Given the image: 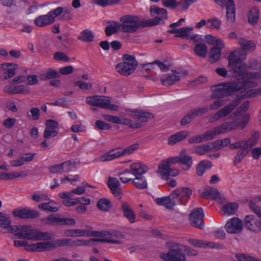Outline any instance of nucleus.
Listing matches in <instances>:
<instances>
[{"instance_id": "obj_1", "label": "nucleus", "mask_w": 261, "mask_h": 261, "mask_svg": "<svg viewBox=\"0 0 261 261\" xmlns=\"http://www.w3.org/2000/svg\"><path fill=\"white\" fill-rule=\"evenodd\" d=\"M242 52L243 51L239 48L231 51L228 57V66L233 73L238 75L236 82L233 83L240 87L241 94L237 95L233 101L218 110L211 116L209 118V122L211 123L218 121L230 114L241 102L242 99L261 95V88L252 89L257 85L253 79L257 77L258 73L247 72V64L242 63L246 59V54Z\"/></svg>"}, {"instance_id": "obj_2", "label": "nucleus", "mask_w": 261, "mask_h": 261, "mask_svg": "<svg viewBox=\"0 0 261 261\" xmlns=\"http://www.w3.org/2000/svg\"><path fill=\"white\" fill-rule=\"evenodd\" d=\"M12 220L8 215L0 212V227L8 229L9 232H15L16 237L26 240H48L53 238V234L47 232L40 231L36 229H30L29 225H13Z\"/></svg>"}, {"instance_id": "obj_3", "label": "nucleus", "mask_w": 261, "mask_h": 261, "mask_svg": "<svg viewBox=\"0 0 261 261\" xmlns=\"http://www.w3.org/2000/svg\"><path fill=\"white\" fill-rule=\"evenodd\" d=\"M119 20V30L124 33H134L138 29L147 27V22L141 20L137 15H124Z\"/></svg>"}, {"instance_id": "obj_4", "label": "nucleus", "mask_w": 261, "mask_h": 261, "mask_svg": "<svg viewBox=\"0 0 261 261\" xmlns=\"http://www.w3.org/2000/svg\"><path fill=\"white\" fill-rule=\"evenodd\" d=\"M211 90L212 94L211 95L212 98H222L232 94L233 92L239 91L241 94V89L233 82L222 83L211 87Z\"/></svg>"}, {"instance_id": "obj_5", "label": "nucleus", "mask_w": 261, "mask_h": 261, "mask_svg": "<svg viewBox=\"0 0 261 261\" xmlns=\"http://www.w3.org/2000/svg\"><path fill=\"white\" fill-rule=\"evenodd\" d=\"M138 62L134 56L124 54L122 57V62L118 63L115 69L121 75L127 76L135 71Z\"/></svg>"}, {"instance_id": "obj_6", "label": "nucleus", "mask_w": 261, "mask_h": 261, "mask_svg": "<svg viewBox=\"0 0 261 261\" xmlns=\"http://www.w3.org/2000/svg\"><path fill=\"white\" fill-rule=\"evenodd\" d=\"M166 246L169 250L167 253H161L160 257L165 261H187L186 254L177 244L167 242Z\"/></svg>"}, {"instance_id": "obj_7", "label": "nucleus", "mask_w": 261, "mask_h": 261, "mask_svg": "<svg viewBox=\"0 0 261 261\" xmlns=\"http://www.w3.org/2000/svg\"><path fill=\"white\" fill-rule=\"evenodd\" d=\"M110 98L105 96L95 95L86 98V102L90 106L98 107L101 108L117 111L118 107L115 105L111 104Z\"/></svg>"}, {"instance_id": "obj_8", "label": "nucleus", "mask_w": 261, "mask_h": 261, "mask_svg": "<svg viewBox=\"0 0 261 261\" xmlns=\"http://www.w3.org/2000/svg\"><path fill=\"white\" fill-rule=\"evenodd\" d=\"M150 13L151 15L154 17L151 19L145 20V21L147 22V27L161 24L164 22L165 19H167L168 18L167 10L155 6L150 7Z\"/></svg>"}, {"instance_id": "obj_9", "label": "nucleus", "mask_w": 261, "mask_h": 261, "mask_svg": "<svg viewBox=\"0 0 261 261\" xmlns=\"http://www.w3.org/2000/svg\"><path fill=\"white\" fill-rule=\"evenodd\" d=\"M232 125H233V124L231 123L224 122L219 126L207 131L204 134L202 135L204 142L213 139L217 135L230 132V129H233Z\"/></svg>"}, {"instance_id": "obj_10", "label": "nucleus", "mask_w": 261, "mask_h": 261, "mask_svg": "<svg viewBox=\"0 0 261 261\" xmlns=\"http://www.w3.org/2000/svg\"><path fill=\"white\" fill-rule=\"evenodd\" d=\"M40 222L43 225H68L75 224V220L69 218H61L58 215L50 214L45 218L40 219Z\"/></svg>"}, {"instance_id": "obj_11", "label": "nucleus", "mask_w": 261, "mask_h": 261, "mask_svg": "<svg viewBox=\"0 0 261 261\" xmlns=\"http://www.w3.org/2000/svg\"><path fill=\"white\" fill-rule=\"evenodd\" d=\"M192 190L188 187H179L171 192L176 204H185L190 199Z\"/></svg>"}, {"instance_id": "obj_12", "label": "nucleus", "mask_w": 261, "mask_h": 261, "mask_svg": "<svg viewBox=\"0 0 261 261\" xmlns=\"http://www.w3.org/2000/svg\"><path fill=\"white\" fill-rule=\"evenodd\" d=\"M216 3L222 7L226 8L227 20L231 23L236 19V7L233 0H215Z\"/></svg>"}, {"instance_id": "obj_13", "label": "nucleus", "mask_w": 261, "mask_h": 261, "mask_svg": "<svg viewBox=\"0 0 261 261\" xmlns=\"http://www.w3.org/2000/svg\"><path fill=\"white\" fill-rule=\"evenodd\" d=\"M12 215L14 217L22 219H35L40 217V213L36 210H31L27 207L19 208L13 211Z\"/></svg>"}, {"instance_id": "obj_14", "label": "nucleus", "mask_w": 261, "mask_h": 261, "mask_svg": "<svg viewBox=\"0 0 261 261\" xmlns=\"http://www.w3.org/2000/svg\"><path fill=\"white\" fill-rule=\"evenodd\" d=\"M224 227L227 233L238 234L242 231L243 224L240 219L237 217H233L227 221Z\"/></svg>"}, {"instance_id": "obj_15", "label": "nucleus", "mask_w": 261, "mask_h": 261, "mask_svg": "<svg viewBox=\"0 0 261 261\" xmlns=\"http://www.w3.org/2000/svg\"><path fill=\"white\" fill-rule=\"evenodd\" d=\"M204 213L201 208H196L194 209L190 215L189 219L190 223L193 226L201 229H203L204 226Z\"/></svg>"}, {"instance_id": "obj_16", "label": "nucleus", "mask_w": 261, "mask_h": 261, "mask_svg": "<svg viewBox=\"0 0 261 261\" xmlns=\"http://www.w3.org/2000/svg\"><path fill=\"white\" fill-rule=\"evenodd\" d=\"M188 243L195 247L200 248H211L222 249L224 248L223 245L213 242H208L202 240L189 239L188 240Z\"/></svg>"}, {"instance_id": "obj_17", "label": "nucleus", "mask_w": 261, "mask_h": 261, "mask_svg": "<svg viewBox=\"0 0 261 261\" xmlns=\"http://www.w3.org/2000/svg\"><path fill=\"white\" fill-rule=\"evenodd\" d=\"M45 127L43 132V138L48 139L55 137L58 134L57 129L59 128V123L53 119H47L45 122Z\"/></svg>"}, {"instance_id": "obj_18", "label": "nucleus", "mask_w": 261, "mask_h": 261, "mask_svg": "<svg viewBox=\"0 0 261 261\" xmlns=\"http://www.w3.org/2000/svg\"><path fill=\"white\" fill-rule=\"evenodd\" d=\"M244 225L249 230L255 233L261 231V221L255 218L253 216H246L244 219Z\"/></svg>"}, {"instance_id": "obj_19", "label": "nucleus", "mask_w": 261, "mask_h": 261, "mask_svg": "<svg viewBox=\"0 0 261 261\" xmlns=\"http://www.w3.org/2000/svg\"><path fill=\"white\" fill-rule=\"evenodd\" d=\"M4 90L5 92L11 94H27L29 93L30 89L26 85H20L18 86L7 85L5 86Z\"/></svg>"}, {"instance_id": "obj_20", "label": "nucleus", "mask_w": 261, "mask_h": 261, "mask_svg": "<svg viewBox=\"0 0 261 261\" xmlns=\"http://www.w3.org/2000/svg\"><path fill=\"white\" fill-rule=\"evenodd\" d=\"M179 163L183 165V169L188 170L193 165L192 158L189 155L186 149H183L178 155Z\"/></svg>"}, {"instance_id": "obj_21", "label": "nucleus", "mask_w": 261, "mask_h": 261, "mask_svg": "<svg viewBox=\"0 0 261 261\" xmlns=\"http://www.w3.org/2000/svg\"><path fill=\"white\" fill-rule=\"evenodd\" d=\"M130 115L134 116L135 122H138L142 124L148 121V118H152L154 116L152 114L143 111L141 110H134L131 112Z\"/></svg>"}, {"instance_id": "obj_22", "label": "nucleus", "mask_w": 261, "mask_h": 261, "mask_svg": "<svg viewBox=\"0 0 261 261\" xmlns=\"http://www.w3.org/2000/svg\"><path fill=\"white\" fill-rule=\"evenodd\" d=\"M123 216L131 223L136 221V215L130 204L127 202H124L121 205Z\"/></svg>"}, {"instance_id": "obj_23", "label": "nucleus", "mask_w": 261, "mask_h": 261, "mask_svg": "<svg viewBox=\"0 0 261 261\" xmlns=\"http://www.w3.org/2000/svg\"><path fill=\"white\" fill-rule=\"evenodd\" d=\"M180 77L176 70L172 71V73L167 74L162 77V84L165 86L173 85L179 81Z\"/></svg>"}, {"instance_id": "obj_24", "label": "nucleus", "mask_w": 261, "mask_h": 261, "mask_svg": "<svg viewBox=\"0 0 261 261\" xmlns=\"http://www.w3.org/2000/svg\"><path fill=\"white\" fill-rule=\"evenodd\" d=\"M172 196L171 193L168 196L157 198L155 199V202L159 205L165 206L168 209L172 210L173 207L177 204Z\"/></svg>"}, {"instance_id": "obj_25", "label": "nucleus", "mask_w": 261, "mask_h": 261, "mask_svg": "<svg viewBox=\"0 0 261 261\" xmlns=\"http://www.w3.org/2000/svg\"><path fill=\"white\" fill-rule=\"evenodd\" d=\"M54 22V17L48 12L46 15L38 16L34 20V23L39 27H43Z\"/></svg>"}, {"instance_id": "obj_26", "label": "nucleus", "mask_w": 261, "mask_h": 261, "mask_svg": "<svg viewBox=\"0 0 261 261\" xmlns=\"http://www.w3.org/2000/svg\"><path fill=\"white\" fill-rule=\"evenodd\" d=\"M147 170V167L141 162L134 163L130 166V171L135 177L142 176Z\"/></svg>"}, {"instance_id": "obj_27", "label": "nucleus", "mask_w": 261, "mask_h": 261, "mask_svg": "<svg viewBox=\"0 0 261 261\" xmlns=\"http://www.w3.org/2000/svg\"><path fill=\"white\" fill-rule=\"evenodd\" d=\"M50 242H39L27 246L26 250L32 251L42 252L50 250Z\"/></svg>"}, {"instance_id": "obj_28", "label": "nucleus", "mask_w": 261, "mask_h": 261, "mask_svg": "<svg viewBox=\"0 0 261 261\" xmlns=\"http://www.w3.org/2000/svg\"><path fill=\"white\" fill-rule=\"evenodd\" d=\"M122 156L121 150L112 149L101 155L98 161L100 162H108Z\"/></svg>"}, {"instance_id": "obj_29", "label": "nucleus", "mask_w": 261, "mask_h": 261, "mask_svg": "<svg viewBox=\"0 0 261 261\" xmlns=\"http://www.w3.org/2000/svg\"><path fill=\"white\" fill-rule=\"evenodd\" d=\"M249 106V101L244 102L233 113L230 115L229 118L232 120H238L239 117L247 111Z\"/></svg>"}, {"instance_id": "obj_30", "label": "nucleus", "mask_w": 261, "mask_h": 261, "mask_svg": "<svg viewBox=\"0 0 261 261\" xmlns=\"http://www.w3.org/2000/svg\"><path fill=\"white\" fill-rule=\"evenodd\" d=\"M193 30L192 27H184L178 29H172L169 30V32L175 34L176 37L188 39L190 35V32Z\"/></svg>"}, {"instance_id": "obj_31", "label": "nucleus", "mask_w": 261, "mask_h": 261, "mask_svg": "<svg viewBox=\"0 0 261 261\" xmlns=\"http://www.w3.org/2000/svg\"><path fill=\"white\" fill-rule=\"evenodd\" d=\"M158 173L162 177L169 176H175L178 175V170L175 168H171L170 167L159 166Z\"/></svg>"}, {"instance_id": "obj_32", "label": "nucleus", "mask_w": 261, "mask_h": 261, "mask_svg": "<svg viewBox=\"0 0 261 261\" xmlns=\"http://www.w3.org/2000/svg\"><path fill=\"white\" fill-rule=\"evenodd\" d=\"M71 165L72 162L71 161H68L62 164L51 166L49 169V171L50 173L55 174L62 172L64 167H67L66 171L68 172L70 170V166Z\"/></svg>"}, {"instance_id": "obj_33", "label": "nucleus", "mask_w": 261, "mask_h": 261, "mask_svg": "<svg viewBox=\"0 0 261 261\" xmlns=\"http://www.w3.org/2000/svg\"><path fill=\"white\" fill-rule=\"evenodd\" d=\"M188 135V133L186 131H180L170 136L168 139V143L170 145H173L178 143Z\"/></svg>"}, {"instance_id": "obj_34", "label": "nucleus", "mask_w": 261, "mask_h": 261, "mask_svg": "<svg viewBox=\"0 0 261 261\" xmlns=\"http://www.w3.org/2000/svg\"><path fill=\"white\" fill-rule=\"evenodd\" d=\"M202 197L206 199H211L215 200L220 198L219 191L215 188L208 187L202 193L201 196Z\"/></svg>"}, {"instance_id": "obj_35", "label": "nucleus", "mask_w": 261, "mask_h": 261, "mask_svg": "<svg viewBox=\"0 0 261 261\" xmlns=\"http://www.w3.org/2000/svg\"><path fill=\"white\" fill-rule=\"evenodd\" d=\"M60 76V73L55 69L48 68L44 73L41 74L39 77L42 81H46L58 78Z\"/></svg>"}, {"instance_id": "obj_36", "label": "nucleus", "mask_w": 261, "mask_h": 261, "mask_svg": "<svg viewBox=\"0 0 261 261\" xmlns=\"http://www.w3.org/2000/svg\"><path fill=\"white\" fill-rule=\"evenodd\" d=\"M238 43L242 47L241 49L243 52L245 53L244 50H253L255 48V44L254 42L251 40H246L243 38H238Z\"/></svg>"}, {"instance_id": "obj_37", "label": "nucleus", "mask_w": 261, "mask_h": 261, "mask_svg": "<svg viewBox=\"0 0 261 261\" xmlns=\"http://www.w3.org/2000/svg\"><path fill=\"white\" fill-rule=\"evenodd\" d=\"M249 119V114H246L243 116L242 119L240 122H236L237 120H233L232 121H227L225 122V123H231L233 124V125H232V128H233V129H230V131H231L236 129L239 126H241L242 129H244L247 124V123H248Z\"/></svg>"}, {"instance_id": "obj_38", "label": "nucleus", "mask_w": 261, "mask_h": 261, "mask_svg": "<svg viewBox=\"0 0 261 261\" xmlns=\"http://www.w3.org/2000/svg\"><path fill=\"white\" fill-rule=\"evenodd\" d=\"M72 240L69 239H58L50 241L51 250L61 246H71Z\"/></svg>"}, {"instance_id": "obj_39", "label": "nucleus", "mask_w": 261, "mask_h": 261, "mask_svg": "<svg viewBox=\"0 0 261 261\" xmlns=\"http://www.w3.org/2000/svg\"><path fill=\"white\" fill-rule=\"evenodd\" d=\"M3 67H6L8 69L3 73L4 78L6 80L14 76L15 74V70L17 65L13 63H5L2 64Z\"/></svg>"}, {"instance_id": "obj_40", "label": "nucleus", "mask_w": 261, "mask_h": 261, "mask_svg": "<svg viewBox=\"0 0 261 261\" xmlns=\"http://www.w3.org/2000/svg\"><path fill=\"white\" fill-rule=\"evenodd\" d=\"M96 206L101 211L107 212L111 209L112 205L110 200L102 198L97 201Z\"/></svg>"}, {"instance_id": "obj_41", "label": "nucleus", "mask_w": 261, "mask_h": 261, "mask_svg": "<svg viewBox=\"0 0 261 261\" xmlns=\"http://www.w3.org/2000/svg\"><path fill=\"white\" fill-rule=\"evenodd\" d=\"M249 150L248 147L246 146L240 149L234 158L233 165H237L240 163L248 154Z\"/></svg>"}, {"instance_id": "obj_42", "label": "nucleus", "mask_w": 261, "mask_h": 261, "mask_svg": "<svg viewBox=\"0 0 261 261\" xmlns=\"http://www.w3.org/2000/svg\"><path fill=\"white\" fill-rule=\"evenodd\" d=\"M94 34L93 32L88 29L85 30L81 32L77 39L85 42H90L93 40Z\"/></svg>"}, {"instance_id": "obj_43", "label": "nucleus", "mask_w": 261, "mask_h": 261, "mask_svg": "<svg viewBox=\"0 0 261 261\" xmlns=\"http://www.w3.org/2000/svg\"><path fill=\"white\" fill-rule=\"evenodd\" d=\"M259 16V10L256 7L252 8L248 13V22L252 24L257 23Z\"/></svg>"}, {"instance_id": "obj_44", "label": "nucleus", "mask_w": 261, "mask_h": 261, "mask_svg": "<svg viewBox=\"0 0 261 261\" xmlns=\"http://www.w3.org/2000/svg\"><path fill=\"white\" fill-rule=\"evenodd\" d=\"M194 51L196 55L204 58L206 56L207 47L204 43H198L195 46Z\"/></svg>"}, {"instance_id": "obj_45", "label": "nucleus", "mask_w": 261, "mask_h": 261, "mask_svg": "<svg viewBox=\"0 0 261 261\" xmlns=\"http://www.w3.org/2000/svg\"><path fill=\"white\" fill-rule=\"evenodd\" d=\"M221 55V50L220 48L213 47L211 49L209 61L214 63L217 62Z\"/></svg>"}, {"instance_id": "obj_46", "label": "nucleus", "mask_w": 261, "mask_h": 261, "mask_svg": "<svg viewBox=\"0 0 261 261\" xmlns=\"http://www.w3.org/2000/svg\"><path fill=\"white\" fill-rule=\"evenodd\" d=\"M133 184L138 189H144L147 187L146 179L143 176L135 177L132 181Z\"/></svg>"}, {"instance_id": "obj_47", "label": "nucleus", "mask_w": 261, "mask_h": 261, "mask_svg": "<svg viewBox=\"0 0 261 261\" xmlns=\"http://www.w3.org/2000/svg\"><path fill=\"white\" fill-rule=\"evenodd\" d=\"M0 3L10 9L9 13H14L17 10L16 0H0Z\"/></svg>"}, {"instance_id": "obj_48", "label": "nucleus", "mask_w": 261, "mask_h": 261, "mask_svg": "<svg viewBox=\"0 0 261 261\" xmlns=\"http://www.w3.org/2000/svg\"><path fill=\"white\" fill-rule=\"evenodd\" d=\"M237 208L238 204L236 203H228L223 206L222 211L225 215H233Z\"/></svg>"}, {"instance_id": "obj_49", "label": "nucleus", "mask_w": 261, "mask_h": 261, "mask_svg": "<svg viewBox=\"0 0 261 261\" xmlns=\"http://www.w3.org/2000/svg\"><path fill=\"white\" fill-rule=\"evenodd\" d=\"M212 167L211 162L208 161H202L199 162L196 167V171L198 175L201 176L203 174L206 168Z\"/></svg>"}, {"instance_id": "obj_50", "label": "nucleus", "mask_w": 261, "mask_h": 261, "mask_svg": "<svg viewBox=\"0 0 261 261\" xmlns=\"http://www.w3.org/2000/svg\"><path fill=\"white\" fill-rule=\"evenodd\" d=\"M132 175H133L131 171H130L128 170H125L120 172L118 175L120 181L124 184H127L130 181H132L133 179Z\"/></svg>"}, {"instance_id": "obj_51", "label": "nucleus", "mask_w": 261, "mask_h": 261, "mask_svg": "<svg viewBox=\"0 0 261 261\" xmlns=\"http://www.w3.org/2000/svg\"><path fill=\"white\" fill-rule=\"evenodd\" d=\"M119 30V23L116 21H112L110 25L105 29V33L107 36H110L114 33L117 32Z\"/></svg>"}, {"instance_id": "obj_52", "label": "nucleus", "mask_w": 261, "mask_h": 261, "mask_svg": "<svg viewBox=\"0 0 261 261\" xmlns=\"http://www.w3.org/2000/svg\"><path fill=\"white\" fill-rule=\"evenodd\" d=\"M55 203L54 201H49V202L42 203L38 205V208L44 211H49L51 212H57L59 208L56 206H54L51 204Z\"/></svg>"}, {"instance_id": "obj_53", "label": "nucleus", "mask_w": 261, "mask_h": 261, "mask_svg": "<svg viewBox=\"0 0 261 261\" xmlns=\"http://www.w3.org/2000/svg\"><path fill=\"white\" fill-rule=\"evenodd\" d=\"M97 239H91L88 241H86L85 240H76L75 241L72 240V242H71V246L73 245L81 246H86V245H92L94 244L95 242H97Z\"/></svg>"}, {"instance_id": "obj_54", "label": "nucleus", "mask_w": 261, "mask_h": 261, "mask_svg": "<svg viewBox=\"0 0 261 261\" xmlns=\"http://www.w3.org/2000/svg\"><path fill=\"white\" fill-rule=\"evenodd\" d=\"M259 137V133L255 132L252 135L251 137L248 140L245 141V145L247 146V147H248L249 149L256 144Z\"/></svg>"}, {"instance_id": "obj_55", "label": "nucleus", "mask_w": 261, "mask_h": 261, "mask_svg": "<svg viewBox=\"0 0 261 261\" xmlns=\"http://www.w3.org/2000/svg\"><path fill=\"white\" fill-rule=\"evenodd\" d=\"M121 124L128 125L131 128H139L142 127V124L138 122H133V120L127 118L121 119Z\"/></svg>"}, {"instance_id": "obj_56", "label": "nucleus", "mask_w": 261, "mask_h": 261, "mask_svg": "<svg viewBox=\"0 0 261 261\" xmlns=\"http://www.w3.org/2000/svg\"><path fill=\"white\" fill-rule=\"evenodd\" d=\"M179 163V158L178 155L171 157L167 159L166 160L163 161L159 165V166L161 167H170L171 165Z\"/></svg>"}, {"instance_id": "obj_57", "label": "nucleus", "mask_w": 261, "mask_h": 261, "mask_svg": "<svg viewBox=\"0 0 261 261\" xmlns=\"http://www.w3.org/2000/svg\"><path fill=\"white\" fill-rule=\"evenodd\" d=\"M194 151L199 155H203L207 152L212 151V148L209 144H204L196 147Z\"/></svg>"}, {"instance_id": "obj_58", "label": "nucleus", "mask_w": 261, "mask_h": 261, "mask_svg": "<svg viewBox=\"0 0 261 261\" xmlns=\"http://www.w3.org/2000/svg\"><path fill=\"white\" fill-rule=\"evenodd\" d=\"M235 257L239 261H261V259L255 258L252 256L244 254L238 253L235 255Z\"/></svg>"}, {"instance_id": "obj_59", "label": "nucleus", "mask_w": 261, "mask_h": 261, "mask_svg": "<svg viewBox=\"0 0 261 261\" xmlns=\"http://www.w3.org/2000/svg\"><path fill=\"white\" fill-rule=\"evenodd\" d=\"M54 59L57 61L68 62L70 61V58L63 52L58 51L54 54Z\"/></svg>"}, {"instance_id": "obj_60", "label": "nucleus", "mask_w": 261, "mask_h": 261, "mask_svg": "<svg viewBox=\"0 0 261 261\" xmlns=\"http://www.w3.org/2000/svg\"><path fill=\"white\" fill-rule=\"evenodd\" d=\"M208 111V108L207 106L202 108H198L193 110L191 111V114L195 118L196 116H202L204 114L206 113Z\"/></svg>"}, {"instance_id": "obj_61", "label": "nucleus", "mask_w": 261, "mask_h": 261, "mask_svg": "<svg viewBox=\"0 0 261 261\" xmlns=\"http://www.w3.org/2000/svg\"><path fill=\"white\" fill-rule=\"evenodd\" d=\"M73 15L69 9L65 7L62 14L60 16L59 19L62 21H68L72 19Z\"/></svg>"}, {"instance_id": "obj_62", "label": "nucleus", "mask_w": 261, "mask_h": 261, "mask_svg": "<svg viewBox=\"0 0 261 261\" xmlns=\"http://www.w3.org/2000/svg\"><path fill=\"white\" fill-rule=\"evenodd\" d=\"M162 2L164 6L171 9H175L178 6H180L179 2H177V0H162Z\"/></svg>"}, {"instance_id": "obj_63", "label": "nucleus", "mask_w": 261, "mask_h": 261, "mask_svg": "<svg viewBox=\"0 0 261 261\" xmlns=\"http://www.w3.org/2000/svg\"><path fill=\"white\" fill-rule=\"evenodd\" d=\"M207 27L211 29H218L221 26V21L218 19H212L207 20Z\"/></svg>"}, {"instance_id": "obj_64", "label": "nucleus", "mask_w": 261, "mask_h": 261, "mask_svg": "<svg viewBox=\"0 0 261 261\" xmlns=\"http://www.w3.org/2000/svg\"><path fill=\"white\" fill-rule=\"evenodd\" d=\"M107 185L109 189H112L113 188H117L120 186V184L117 178L110 177L108 178Z\"/></svg>"}]
</instances>
